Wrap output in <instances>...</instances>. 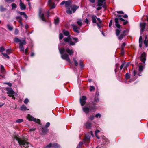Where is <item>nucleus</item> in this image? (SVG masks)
<instances>
[{"label":"nucleus","mask_w":148,"mask_h":148,"mask_svg":"<svg viewBox=\"0 0 148 148\" xmlns=\"http://www.w3.org/2000/svg\"><path fill=\"white\" fill-rule=\"evenodd\" d=\"M61 5H64L66 8H68L67 9H77L79 8V6H77L75 4H72L71 1H63L60 4Z\"/></svg>","instance_id":"obj_1"},{"label":"nucleus","mask_w":148,"mask_h":148,"mask_svg":"<svg viewBox=\"0 0 148 148\" xmlns=\"http://www.w3.org/2000/svg\"><path fill=\"white\" fill-rule=\"evenodd\" d=\"M16 140L21 147H22L21 146H23L25 148H28L30 145L29 143L28 142L27 140L25 138H17Z\"/></svg>","instance_id":"obj_2"},{"label":"nucleus","mask_w":148,"mask_h":148,"mask_svg":"<svg viewBox=\"0 0 148 148\" xmlns=\"http://www.w3.org/2000/svg\"><path fill=\"white\" fill-rule=\"evenodd\" d=\"M63 40L65 42H68L70 45L72 46L75 45V43L78 42V39L77 38H71L70 36L64 38Z\"/></svg>","instance_id":"obj_3"},{"label":"nucleus","mask_w":148,"mask_h":148,"mask_svg":"<svg viewBox=\"0 0 148 148\" xmlns=\"http://www.w3.org/2000/svg\"><path fill=\"white\" fill-rule=\"evenodd\" d=\"M106 0H97V6L98 7L96 9H106L108 8L106 2Z\"/></svg>","instance_id":"obj_4"},{"label":"nucleus","mask_w":148,"mask_h":148,"mask_svg":"<svg viewBox=\"0 0 148 148\" xmlns=\"http://www.w3.org/2000/svg\"><path fill=\"white\" fill-rule=\"evenodd\" d=\"M96 108V107L95 106L90 107L89 108L87 107L84 106L83 107L82 110L85 113L87 114L89 113V111L95 110Z\"/></svg>","instance_id":"obj_5"},{"label":"nucleus","mask_w":148,"mask_h":148,"mask_svg":"<svg viewBox=\"0 0 148 148\" xmlns=\"http://www.w3.org/2000/svg\"><path fill=\"white\" fill-rule=\"evenodd\" d=\"M27 118L29 121H33L38 123L40 122V120L39 119L34 118L29 114L27 115Z\"/></svg>","instance_id":"obj_6"},{"label":"nucleus","mask_w":148,"mask_h":148,"mask_svg":"<svg viewBox=\"0 0 148 148\" xmlns=\"http://www.w3.org/2000/svg\"><path fill=\"white\" fill-rule=\"evenodd\" d=\"M62 58L66 60L68 62L71 63V60L69 58L68 55L67 53H64L61 56Z\"/></svg>","instance_id":"obj_7"},{"label":"nucleus","mask_w":148,"mask_h":148,"mask_svg":"<svg viewBox=\"0 0 148 148\" xmlns=\"http://www.w3.org/2000/svg\"><path fill=\"white\" fill-rule=\"evenodd\" d=\"M26 43V41L24 40H23L21 42H20L19 43V49L20 51L22 52H23L24 50V48L23 45H25Z\"/></svg>","instance_id":"obj_8"},{"label":"nucleus","mask_w":148,"mask_h":148,"mask_svg":"<svg viewBox=\"0 0 148 148\" xmlns=\"http://www.w3.org/2000/svg\"><path fill=\"white\" fill-rule=\"evenodd\" d=\"M87 98L85 96H83L80 99V102L82 106H83L86 103Z\"/></svg>","instance_id":"obj_9"},{"label":"nucleus","mask_w":148,"mask_h":148,"mask_svg":"<svg viewBox=\"0 0 148 148\" xmlns=\"http://www.w3.org/2000/svg\"><path fill=\"white\" fill-rule=\"evenodd\" d=\"M146 54L144 52L141 54L140 56V58L141 61L143 63H145L146 60Z\"/></svg>","instance_id":"obj_10"},{"label":"nucleus","mask_w":148,"mask_h":148,"mask_svg":"<svg viewBox=\"0 0 148 148\" xmlns=\"http://www.w3.org/2000/svg\"><path fill=\"white\" fill-rule=\"evenodd\" d=\"M6 90L7 91V93L8 94V95L10 97H11L15 93L11 88H6Z\"/></svg>","instance_id":"obj_11"},{"label":"nucleus","mask_w":148,"mask_h":148,"mask_svg":"<svg viewBox=\"0 0 148 148\" xmlns=\"http://www.w3.org/2000/svg\"><path fill=\"white\" fill-rule=\"evenodd\" d=\"M48 4L50 8V9H52L56 7V5L54 3H53L51 1V0H49L48 1Z\"/></svg>","instance_id":"obj_12"},{"label":"nucleus","mask_w":148,"mask_h":148,"mask_svg":"<svg viewBox=\"0 0 148 148\" xmlns=\"http://www.w3.org/2000/svg\"><path fill=\"white\" fill-rule=\"evenodd\" d=\"M146 23H140V33L142 34L143 32L144 31Z\"/></svg>","instance_id":"obj_13"},{"label":"nucleus","mask_w":148,"mask_h":148,"mask_svg":"<svg viewBox=\"0 0 148 148\" xmlns=\"http://www.w3.org/2000/svg\"><path fill=\"white\" fill-rule=\"evenodd\" d=\"M39 14L40 18L44 21L46 22V20L44 18V14L41 12V10H40L39 12Z\"/></svg>","instance_id":"obj_14"},{"label":"nucleus","mask_w":148,"mask_h":148,"mask_svg":"<svg viewBox=\"0 0 148 148\" xmlns=\"http://www.w3.org/2000/svg\"><path fill=\"white\" fill-rule=\"evenodd\" d=\"M102 141L103 143L104 144H107L109 143V140L108 139L104 136L102 137Z\"/></svg>","instance_id":"obj_15"},{"label":"nucleus","mask_w":148,"mask_h":148,"mask_svg":"<svg viewBox=\"0 0 148 148\" xmlns=\"http://www.w3.org/2000/svg\"><path fill=\"white\" fill-rule=\"evenodd\" d=\"M73 27V28L74 31L77 33H79V31L78 30V29L79 28V27H78L74 25V24H73L71 25Z\"/></svg>","instance_id":"obj_16"},{"label":"nucleus","mask_w":148,"mask_h":148,"mask_svg":"<svg viewBox=\"0 0 148 148\" xmlns=\"http://www.w3.org/2000/svg\"><path fill=\"white\" fill-rule=\"evenodd\" d=\"M66 52L70 55H72L74 51L72 49H70L69 48H66Z\"/></svg>","instance_id":"obj_17"},{"label":"nucleus","mask_w":148,"mask_h":148,"mask_svg":"<svg viewBox=\"0 0 148 148\" xmlns=\"http://www.w3.org/2000/svg\"><path fill=\"white\" fill-rule=\"evenodd\" d=\"M115 22V23L116 26L118 28H119L121 27L119 23V20L117 18H115L114 19Z\"/></svg>","instance_id":"obj_18"},{"label":"nucleus","mask_w":148,"mask_h":148,"mask_svg":"<svg viewBox=\"0 0 148 148\" xmlns=\"http://www.w3.org/2000/svg\"><path fill=\"white\" fill-rule=\"evenodd\" d=\"M20 5L21 9H25L26 8V6L20 0Z\"/></svg>","instance_id":"obj_19"},{"label":"nucleus","mask_w":148,"mask_h":148,"mask_svg":"<svg viewBox=\"0 0 148 148\" xmlns=\"http://www.w3.org/2000/svg\"><path fill=\"white\" fill-rule=\"evenodd\" d=\"M90 137L89 136H86L84 139V140L85 143H88L90 141Z\"/></svg>","instance_id":"obj_20"},{"label":"nucleus","mask_w":148,"mask_h":148,"mask_svg":"<svg viewBox=\"0 0 148 148\" xmlns=\"http://www.w3.org/2000/svg\"><path fill=\"white\" fill-rule=\"evenodd\" d=\"M99 101V99L97 97H95L94 99V101H92V105H95L96 104V103L98 102Z\"/></svg>","instance_id":"obj_21"},{"label":"nucleus","mask_w":148,"mask_h":148,"mask_svg":"<svg viewBox=\"0 0 148 148\" xmlns=\"http://www.w3.org/2000/svg\"><path fill=\"white\" fill-rule=\"evenodd\" d=\"M48 129L46 128H42V134L45 135L48 131Z\"/></svg>","instance_id":"obj_22"},{"label":"nucleus","mask_w":148,"mask_h":148,"mask_svg":"<svg viewBox=\"0 0 148 148\" xmlns=\"http://www.w3.org/2000/svg\"><path fill=\"white\" fill-rule=\"evenodd\" d=\"M52 147L53 148H59L60 146L57 143H52Z\"/></svg>","instance_id":"obj_23"},{"label":"nucleus","mask_w":148,"mask_h":148,"mask_svg":"<svg viewBox=\"0 0 148 148\" xmlns=\"http://www.w3.org/2000/svg\"><path fill=\"white\" fill-rule=\"evenodd\" d=\"M85 126L87 128H90L92 126V123L89 122H87Z\"/></svg>","instance_id":"obj_24"},{"label":"nucleus","mask_w":148,"mask_h":148,"mask_svg":"<svg viewBox=\"0 0 148 148\" xmlns=\"http://www.w3.org/2000/svg\"><path fill=\"white\" fill-rule=\"evenodd\" d=\"M14 42L16 43L19 42L20 43V42H22L17 37H15L14 38Z\"/></svg>","instance_id":"obj_25"},{"label":"nucleus","mask_w":148,"mask_h":148,"mask_svg":"<svg viewBox=\"0 0 148 148\" xmlns=\"http://www.w3.org/2000/svg\"><path fill=\"white\" fill-rule=\"evenodd\" d=\"M126 35V34H123V33L121 34L120 36H118V39L119 40H121Z\"/></svg>","instance_id":"obj_26"},{"label":"nucleus","mask_w":148,"mask_h":148,"mask_svg":"<svg viewBox=\"0 0 148 148\" xmlns=\"http://www.w3.org/2000/svg\"><path fill=\"white\" fill-rule=\"evenodd\" d=\"M19 14L21 15H23L24 16V17L27 19L28 18V17L27 15L24 12H18Z\"/></svg>","instance_id":"obj_27"},{"label":"nucleus","mask_w":148,"mask_h":148,"mask_svg":"<svg viewBox=\"0 0 148 148\" xmlns=\"http://www.w3.org/2000/svg\"><path fill=\"white\" fill-rule=\"evenodd\" d=\"M59 51L60 52V53L61 54V55L64 54V53L65 51V49L64 48H60L59 49Z\"/></svg>","instance_id":"obj_28"},{"label":"nucleus","mask_w":148,"mask_h":148,"mask_svg":"<svg viewBox=\"0 0 148 148\" xmlns=\"http://www.w3.org/2000/svg\"><path fill=\"white\" fill-rule=\"evenodd\" d=\"M92 22L93 23H96V19L97 18L96 16H92Z\"/></svg>","instance_id":"obj_29"},{"label":"nucleus","mask_w":148,"mask_h":148,"mask_svg":"<svg viewBox=\"0 0 148 148\" xmlns=\"http://www.w3.org/2000/svg\"><path fill=\"white\" fill-rule=\"evenodd\" d=\"M59 22V19L58 17H57L56 18H55L54 19V23L56 25H57L58 24Z\"/></svg>","instance_id":"obj_30"},{"label":"nucleus","mask_w":148,"mask_h":148,"mask_svg":"<svg viewBox=\"0 0 148 148\" xmlns=\"http://www.w3.org/2000/svg\"><path fill=\"white\" fill-rule=\"evenodd\" d=\"M21 110L25 111L27 109V108L24 105H22L21 108Z\"/></svg>","instance_id":"obj_31"},{"label":"nucleus","mask_w":148,"mask_h":148,"mask_svg":"<svg viewBox=\"0 0 148 148\" xmlns=\"http://www.w3.org/2000/svg\"><path fill=\"white\" fill-rule=\"evenodd\" d=\"M63 33L65 36H68L69 34V32L68 31L65 30L63 31Z\"/></svg>","instance_id":"obj_32"},{"label":"nucleus","mask_w":148,"mask_h":148,"mask_svg":"<svg viewBox=\"0 0 148 148\" xmlns=\"http://www.w3.org/2000/svg\"><path fill=\"white\" fill-rule=\"evenodd\" d=\"M8 29L10 31H12L13 28V27L12 26H10L9 24H8L7 25Z\"/></svg>","instance_id":"obj_33"},{"label":"nucleus","mask_w":148,"mask_h":148,"mask_svg":"<svg viewBox=\"0 0 148 148\" xmlns=\"http://www.w3.org/2000/svg\"><path fill=\"white\" fill-rule=\"evenodd\" d=\"M51 147H52V143H51L47 145L46 146H44V148H50Z\"/></svg>","instance_id":"obj_34"},{"label":"nucleus","mask_w":148,"mask_h":148,"mask_svg":"<svg viewBox=\"0 0 148 148\" xmlns=\"http://www.w3.org/2000/svg\"><path fill=\"white\" fill-rule=\"evenodd\" d=\"M116 17L119 18V19L122 21H125L124 19L121 17V16L120 15H117L116 16Z\"/></svg>","instance_id":"obj_35"},{"label":"nucleus","mask_w":148,"mask_h":148,"mask_svg":"<svg viewBox=\"0 0 148 148\" xmlns=\"http://www.w3.org/2000/svg\"><path fill=\"white\" fill-rule=\"evenodd\" d=\"M1 71L2 73H3L5 72V70L4 66L2 65H1Z\"/></svg>","instance_id":"obj_36"},{"label":"nucleus","mask_w":148,"mask_h":148,"mask_svg":"<svg viewBox=\"0 0 148 148\" xmlns=\"http://www.w3.org/2000/svg\"><path fill=\"white\" fill-rule=\"evenodd\" d=\"M73 59L75 65V66H77L78 64V63L77 61L76 60L75 58H73Z\"/></svg>","instance_id":"obj_37"},{"label":"nucleus","mask_w":148,"mask_h":148,"mask_svg":"<svg viewBox=\"0 0 148 148\" xmlns=\"http://www.w3.org/2000/svg\"><path fill=\"white\" fill-rule=\"evenodd\" d=\"M11 5L12 7V9H16V8L17 6L16 4L15 3H13L11 4Z\"/></svg>","instance_id":"obj_38"},{"label":"nucleus","mask_w":148,"mask_h":148,"mask_svg":"<svg viewBox=\"0 0 148 148\" xmlns=\"http://www.w3.org/2000/svg\"><path fill=\"white\" fill-rule=\"evenodd\" d=\"M23 121V120L22 119H19L17 120L16 121V122L17 123H21Z\"/></svg>","instance_id":"obj_39"},{"label":"nucleus","mask_w":148,"mask_h":148,"mask_svg":"<svg viewBox=\"0 0 148 148\" xmlns=\"http://www.w3.org/2000/svg\"><path fill=\"white\" fill-rule=\"evenodd\" d=\"M143 66L142 65H140L139 67V71L140 72L142 71L143 69Z\"/></svg>","instance_id":"obj_40"},{"label":"nucleus","mask_w":148,"mask_h":148,"mask_svg":"<svg viewBox=\"0 0 148 148\" xmlns=\"http://www.w3.org/2000/svg\"><path fill=\"white\" fill-rule=\"evenodd\" d=\"M120 32V31L118 29H117L116 30V35L117 36H118Z\"/></svg>","instance_id":"obj_41"},{"label":"nucleus","mask_w":148,"mask_h":148,"mask_svg":"<svg viewBox=\"0 0 148 148\" xmlns=\"http://www.w3.org/2000/svg\"><path fill=\"white\" fill-rule=\"evenodd\" d=\"M90 92H92L93 90H95V88L93 86H91L90 87Z\"/></svg>","instance_id":"obj_42"},{"label":"nucleus","mask_w":148,"mask_h":148,"mask_svg":"<svg viewBox=\"0 0 148 148\" xmlns=\"http://www.w3.org/2000/svg\"><path fill=\"white\" fill-rule=\"evenodd\" d=\"M19 33V31L17 28H16L15 29L14 32V34L15 35H17Z\"/></svg>","instance_id":"obj_43"},{"label":"nucleus","mask_w":148,"mask_h":148,"mask_svg":"<svg viewBox=\"0 0 148 148\" xmlns=\"http://www.w3.org/2000/svg\"><path fill=\"white\" fill-rule=\"evenodd\" d=\"M130 78V75L128 73H127L125 75V78L126 79H127L129 78Z\"/></svg>","instance_id":"obj_44"},{"label":"nucleus","mask_w":148,"mask_h":148,"mask_svg":"<svg viewBox=\"0 0 148 148\" xmlns=\"http://www.w3.org/2000/svg\"><path fill=\"white\" fill-rule=\"evenodd\" d=\"M2 54H3V55L5 58L9 59V56L7 54L5 53H2Z\"/></svg>","instance_id":"obj_45"},{"label":"nucleus","mask_w":148,"mask_h":148,"mask_svg":"<svg viewBox=\"0 0 148 148\" xmlns=\"http://www.w3.org/2000/svg\"><path fill=\"white\" fill-rule=\"evenodd\" d=\"M14 0H5V1L8 3H12L14 1Z\"/></svg>","instance_id":"obj_46"},{"label":"nucleus","mask_w":148,"mask_h":148,"mask_svg":"<svg viewBox=\"0 0 148 148\" xmlns=\"http://www.w3.org/2000/svg\"><path fill=\"white\" fill-rule=\"evenodd\" d=\"M5 50V48L1 46L0 47V52H2Z\"/></svg>","instance_id":"obj_47"},{"label":"nucleus","mask_w":148,"mask_h":148,"mask_svg":"<svg viewBox=\"0 0 148 148\" xmlns=\"http://www.w3.org/2000/svg\"><path fill=\"white\" fill-rule=\"evenodd\" d=\"M29 102V100L27 98H26L24 101V102L25 104H27Z\"/></svg>","instance_id":"obj_48"},{"label":"nucleus","mask_w":148,"mask_h":148,"mask_svg":"<svg viewBox=\"0 0 148 148\" xmlns=\"http://www.w3.org/2000/svg\"><path fill=\"white\" fill-rule=\"evenodd\" d=\"M77 23L78 25L79 26H81L82 24V22L81 20H80L79 21H77Z\"/></svg>","instance_id":"obj_49"},{"label":"nucleus","mask_w":148,"mask_h":148,"mask_svg":"<svg viewBox=\"0 0 148 148\" xmlns=\"http://www.w3.org/2000/svg\"><path fill=\"white\" fill-rule=\"evenodd\" d=\"M101 117V115L99 113H98L95 115V117L96 118H100Z\"/></svg>","instance_id":"obj_50"},{"label":"nucleus","mask_w":148,"mask_h":148,"mask_svg":"<svg viewBox=\"0 0 148 148\" xmlns=\"http://www.w3.org/2000/svg\"><path fill=\"white\" fill-rule=\"evenodd\" d=\"M66 12L67 14H71L72 13L71 10H67Z\"/></svg>","instance_id":"obj_51"},{"label":"nucleus","mask_w":148,"mask_h":148,"mask_svg":"<svg viewBox=\"0 0 148 148\" xmlns=\"http://www.w3.org/2000/svg\"><path fill=\"white\" fill-rule=\"evenodd\" d=\"M63 38V34L62 33H60L59 34V38L60 40H61Z\"/></svg>","instance_id":"obj_52"},{"label":"nucleus","mask_w":148,"mask_h":148,"mask_svg":"<svg viewBox=\"0 0 148 148\" xmlns=\"http://www.w3.org/2000/svg\"><path fill=\"white\" fill-rule=\"evenodd\" d=\"M95 116L94 115H91L89 118V119L91 120H92L94 119Z\"/></svg>","instance_id":"obj_53"},{"label":"nucleus","mask_w":148,"mask_h":148,"mask_svg":"<svg viewBox=\"0 0 148 148\" xmlns=\"http://www.w3.org/2000/svg\"><path fill=\"white\" fill-rule=\"evenodd\" d=\"M11 49H8L6 50V52L9 54L11 52Z\"/></svg>","instance_id":"obj_54"},{"label":"nucleus","mask_w":148,"mask_h":148,"mask_svg":"<svg viewBox=\"0 0 148 148\" xmlns=\"http://www.w3.org/2000/svg\"><path fill=\"white\" fill-rule=\"evenodd\" d=\"M126 44L125 43H123L121 46V48L122 49H123L125 46Z\"/></svg>","instance_id":"obj_55"},{"label":"nucleus","mask_w":148,"mask_h":148,"mask_svg":"<svg viewBox=\"0 0 148 148\" xmlns=\"http://www.w3.org/2000/svg\"><path fill=\"white\" fill-rule=\"evenodd\" d=\"M28 48H26L25 50V53L26 55H27L28 54Z\"/></svg>","instance_id":"obj_56"},{"label":"nucleus","mask_w":148,"mask_h":148,"mask_svg":"<svg viewBox=\"0 0 148 148\" xmlns=\"http://www.w3.org/2000/svg\"><path fill=\"white\" fill-rule=\"evenodd\" d=\"M50 123L49 122H47L45 125V127H48L50 125Z\"/></svg>","instance_id":"obj_57"},{"label":"nucleus","mask_w":148,"mask_h":148,"mask_svg":"<svg viewBox=\"0 0 148 148\" xmlns=\"http://www.w3.org/2000/svg\"><path fill=\"white\" fill-rule=\"evenodd\" d=\"M128 23V22L127 21V20H125V21H124L123 24L124 25H125L126 24H127V23Z\"/></svg>","instance_id":"obj_58"},{"label":"nucleus","mask_w":148,"mask_h":148,"mask_svg":"<svg viewBox=\"0 0 148 148\" xmlns=\"http://www.w3.org/2000/svg\"><path fill=\"white\" fill-rule=\"evenodd\" d=\"M142 36H140L139 39V42H142Z\"/></svg>","instance_id":"obj_59"},{"label":"nucleus","mask_w":148,"mask_h":148,"mask_svg":"<svg viewBox=\"0 0 148 148\" xmlns=\"http://www.w3.org/2000/svg\"><path fill=\"white\" fill-rule=\"evenodd\" d=\"M84 22L88 24L89 23V21L88 19L86 18L84 21Z\"/></svg>","instance_id":"obj_60"},{"label":"nucleus","mask_w":148,"mask_h":148,"mask_svg":"<svg viewBox=\"0 0 148 148\" xmlns=\"http://www.w3.org/2000/svg\"><path fill=\"white\" fill-rule=\"evenodd\" d=\"M147 41L145 40L144 41V44L146 47L147 46Z\"/></svg>","instance_id":"obj_61"},{"label":"nucleus","mask_w":148,"mask_h":148,"mask_svg":"<svg viewBox=\"0 0 148 148\" xmlns=\"http://www.w3.org/2000/svg\"><path fill=\"white\" fill-rule=\"evenodd\" d=\"M28 4L29 6V9H30L31 8V3L30 2H28Z\"/></svg>","instance_id":"obj_62"},{"label":"nucleus","mask_w":148,"mask_h":148,"mask_svg":"<svg viewBox=\"0 0 148 148\" xmlns=\"http://www.w3.org/2000/svg\"><path fill=\"white\" fill-rule=\"evenodd\" d=\"M112 20H111L110 21V23L109 24V26L110 27L112 26Z\"/></svg>","instance_id":"obj_63"},{"label":"nucleus","mask_w":148,"mask_h":148,"mask_svg":"<svg viewBox=\"0 0 148 148\" xmlns=\"http://www.w3.org/2000/svg\"><path fill=\"white\" fill-rule=\"evenodd\" d=\"M79 65L82 67H83L84 66H83V64L82 63V62L81 61H80V62L79 63Z\"/></svg>","instance_id":"obj_64"}]
</instances>
